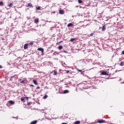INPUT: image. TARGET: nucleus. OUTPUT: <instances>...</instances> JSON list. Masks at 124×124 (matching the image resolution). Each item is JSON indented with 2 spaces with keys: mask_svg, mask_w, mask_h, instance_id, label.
Listing matches in <instances>:
<instances>
[{
  "mask_svg": "<svg viewBox=\"0 0 124 124\" xmlns=\"http://www.w3.org/2000/svg\"><path fill=\"white\" fill-rule=\"evenodd\" d=\"M97 123H98V124H103L104 123H105V121L103 120L102 119L101 120H99L97 121Z\"/></svg>",
  "mask_w": 124,
  "mask_h": 124,
  "instance_id": "nucleus-1",
  "label": "nucleus"
},
{
  "mask_svg": "<svg viewBox=\"0 0 124 124\" xmlns=\"http://www.w3.org/2000/svg\"><path fill=\"white\" fill-rule=\"evenodd\" d=\"M29 48V44H25L24 46V50H27Z\"/></svg>",
  "mask_w": 124,
  "mask_h": 124,
  "instance_id": "nucleus-2",
  "label": "nucleus"
},
{
  "mask_svg": "<svg viewBox=\"0 0 124 124\" xmlns=\"http://www.w3.org/2000/svg\"><path fill=\"white\" fill-rule=\"evenodd\" d=\"M37 51H41L42 53L44 52V49L42 47H39L37 49Z\"/></svg>",
  "mask_w": 124,
  "mask_h": 124,
  "instance_id": "nucleus-3",
  "label": "nucleus"
},
{
  "mask_svg": "<svg viewBox=\"0 0 124 124\" xmlns=\"http://www.w3.org/2000/svg\"><path fill=\"white\" fill-rule=\"evenodd\" d=\"M34 23H35V24H38V23H39V19L35 18L34 20Z\"/></svg>",
  "mask_w": 124,
  "mask_h": 124,
  "instance_id": "nucleus-4",
  "label": "nucleus"
},
{
  "mask_svg": "<svg viewBox=\"0 0 124 124\" xmlns=\"http://www.w3.org/2000/svg\"><path fill=\"white\" fill-rule=\"evenodd\" d=\"M25 99H27L28 100V99H29V97H22L21 98V101H24V100H25Z\"/></svg>",
  "mask_w": 124,
  "mask_h": 124,
  "instance_id": "nucleus-5",
  "label": "nucleus"
},
{
  "mask_svg": "<svg viewBox=\"0 0 124 124\" xmlns=\"http://www.w3.org/2000/svg\"><path fill=\"white\" fill-rule=\"evenodd\" d=\"M101 75H108L107 71H103L101 73Z\"/></svg>",
  "mask_w": 124,
  "mask_h": 124,
  "instance_id": "nucleus-6",
  "label": "nucleus"
},
{
  "mask_svg": "<svg viewBox=\"0 0 124 124\" xmlns=\"http://www.w3.org/2000/svg\"><path fill=\"white\" fill-rule=\"evenodd\" d=\"M59 14H64V11L63 10H59Z\"/></svg>",
  "mask_w": 124,
  "mask_h": 124,
  "instance_id": "nucleus-7",
  "label": "nucleus"
},
{
  "mask_svg": "<svg viewBox=\"0 0 124 124\" xmlns=\"http://www.w3.org/2000/svg\"><path fill=\"white\" fill-rule=\"evenodd\" d=\"M105 30H106V26L104 25L102 27V31H105Z\"/></svg>",
  "mask_w": 124,
  "mask_h": 124,
  "instance_id": "nucleus-8",
  "label": "nucleus"
},
{
  "mask_svg": "<svg viewBox=\"0 0 124 124\" xmlns=\"http://www.w3.org/2000/svg\"><path fill=\"white\" fill-rule=\"evenodd\" d=\"M37 124V120H34L32 121L30 124Z\"/></svg>",
  "mask_w": 124,
  "mask_h": 124,
  "instance_id": "nucleus-9",
  "label": "nucleus"
},
{
  "mask_svg": "<svg viewBox=\"0 0 124 124\" xmlns=\"http://www.w3.org/2000/svg\"><path fill=\"white\" fill-rule=\"evenodd\" d=\"M27 7H33V6H32V4L31 3H29L27 4Z\"/></svg>",
  "mask_w": 124,
  "mask_h": 124,
  "instance_id": "nucleus-10",
  "label": "nucleus"
},
{
  "mask_svg": "<svg viewBox=\"0 0 124 124\" xmlns=\"http://www.w3.org/2000/svg\"><path fill=\"white\" fill-rule=\"evenodd\" d=\"M73 26H74V25H73V24L72 23H69L67 25L68 28H69L70 27H73Z\"/></svg>",
  "mask_w": 124,
  "mask_h": 124,
  "instance_id": "nucleus-11",
  "label": "nucleus"
},
{
  "mask_svg": "<svg viewBox=\"0 0 124 124\" xmlns=\"http://www.w3.org/2000/svg\"><path fill=\"white\" fill-rule=\"evenodd\" d=\"M33 83H34L36 85H38V83L36 81V80H33Z\"/></svg>",
  "mask_w": 124,
  "mask_h": 124,
  "instance_id": "nucleus-12",
  "label": "nucleus"
},
{
  "mask_svg": "<svg viewBox=\"0 0 124 124\" xmlns=\"http://www.w3.org/2000/svg\"><path fill=\"white\" fill-rule=\"evenodd\" d=\"M74 40H76V38H71L70 40V41L71 42H73V41H74Z\"/></svg>",
  "mask_w": 124,
  "mask_h": 124,
  "instance_id": "nucleus-13",
  "label": "nucleus"
},
{
  "mask_svg": "<svg viewBox=\"0 0 124 124\" xmlns=\"http://www.w3.org/2000/svg\"><path fill=\"white\" fill-rule=\"evenodd\" d=\"M9 7H12L13 6V3H11L8 5Z\"/></svg>",
  "mask_w": 124,
  "mask_h": 124,
  "instance_id": "nucleus-14",
  "label": "nucleus"
},
{
  "mask_svg": "<svg viewBox=\"0 0 124 124\" xmlns=\"http://www.w3.org/2000/svg\"><path fill=\"white\" fill-rule=\"evenodd\" d=\"M62 48H63L62 46H59L58 47L59 50H62Z\"/></svg>",
  "mask_w": 124,
  "mask_h": 124,
  "instance_id": "nucleus-15",
  "label": "nucleus"
},
{
  "mask_svg": "<svg viewBox=\"0 0 124 124\" xmlns=\"http://www.w3.org/2000/svg\"><path fill=\"white\" fill-rule=\"evenodd\" d=\"M53 72H54L53 75L56 76L58 74V73L57 72V71H56V70H54Z\"/></svg>",
  "mask_w": 124,
  "mask_h": 124,
  "instance_id": "nucleus-16",
  "label": "nucleus"
},
{
  "mask_svg": "<svg viewBox=\"0 0 124 124\" xmlns=\"http://www.w3.org/2000/svg\"><path fill=\"white\" fill-rule=\"evenodd\" d=\"M69 93V91L68 90H64L63 92V93Z\"/></svg>",
  "mask_w": 124,
  "mask_h": 124,
  "instance_id": "nucleus-17",
  "label": "nucleus"
},
{
  "mask_svg": "<svg viewBox=\"0 0 124 124\" xmlns=\"http://www.w3.org/2000/svg\"><path fill=\"white\" fill-rule=\"evenodd\" d=\"M120 65L121 66H124V62H122L120 63Z\"/></svg>",
  "mask_w": 124,
  "mask_h": 124,
  "instance_id": "nucleus-18",
  "label": "nucleus"
},
{
  "mask_svg": "<svg viewBox=\"0 0 124 124\" xmlns=\"http://www.w3.org/2000/svg\"><path fill=\"white\" fill-rule=\"evenodd\" d=\"M9 102L10 104H12V105L14 104V101H9Z\"/></svg>",
  "mask_w": 124,
  "mask_h": 124,
  "instance_id": "nucleus-19",
  "label": "nucleus"
},
{
  "mask_svg": "<svg viewBox=\"0 0 124 124\" xmlns=\"http://www.w3.org/2000/svg\"><path fill=\"white\" fill-rule=\"evenodd\" d=\"M80 121H77L75 122V124H80Z\"/></svg>",
  "mask_w": 124,
  "mask_h": 124,
  "instance_id": "nucleus-20",
  "label": "nucleus"
},
{
  "mask_svg": "<svg viewBox=\"0 0 124 124\" xmlns=\"http://www.w3.org/2000/svg\"><path fill=\"white\" fill-rule=\"evenodd\" d=\"M36 9L37 10H40V9H41V8L40 7V6H38L36 7Z\"/></svg>",
  "mask_w": 124,
  "mask_h": 124,
  "instance_id": "nucleus-21",
  "label": "nucleus"
},
{
  "mask_svg": "<svg viewBox=\"0 0 124 124\" xmlns=\"http://www.w3.org/2000/svg\"><path fill=\"white\" fill-rule=\"evenodd\" d=\"M47 97H48V95H46L43 97V99H46V98H47Z\"/></svg>",
  "mask_w": 124,
  "mask_h": 124,
  "instance_id": "nucleus-22",
  "label": "nucleus"
},
{
  "mask_svg": "<svg viewBox=\"0 0 124 124\" xmlns=\"http://www.w3.org/2000/svg\"><path fill=\"white\" fill-rule=\"evenodd\" d=\"M78 3H82L83 2V1L82 0H78Z\"/></svg>",
  "mask_w": 124,
  "mask_h": 124,
  "instance_id": "nucleus-23",
  "label": "nucleus"
},
{
  "mask_svg": "<svg viewBox=\"0 0 124 124\" xmlns=\"http://www.w3.org/2000/svg\"><path fill=\"white\" fill-rule=\"evenodd\" d=\"M14 77H15V76H12V77L10 78V81H12V78H14Z\"/></svg>",
  "mask_w": 124,
  "mask_h": 124,
  "instance_id": "nucleus-24",
  "label": "nucleus"
},
{
  "mask_svg": "<svg viewBox=\"0 0 124 124\" xmlns=\"http://www.w3.org/2000/svg\"><path fill=\"white\" fill-rule=\"evenodd\" d=\"M0 5H3V2L0 1Z\"/></svg>",
  "mask_w": 124,
  "mask_h": 124,
  "instance_id": "nucleus-25",
  "label": "nucleus"
},
{
  "mask_svg": "<svg viewBox=\"0 0 124 124\" xmlns=\"http://www.w3.org/2000/svg\"><path fill=\"white\" fill-rule=\"evenodd\" d=\"M77 70H78V71L79 72H82V70H80L79 69H77Z\"/></svg>",
  "mask_w": 124,
  "mask_h": 124,
  "instance_id": "nucleus-26",
  "label": "nucleus"
},
{
  "mask_svg": "<svg viewBox=\"0 0 124 124\" xmlns=\"http://www.w3.org/2000/svg\"><path fill=\"white\" fill-rule=\"evenodd\" d=\"M30 45H33V42H31L30 44Z\"/></svg>",
  "mask_w": 124,
  "mask_h": 124,
  "instance_id": "nucleus-27",
  "label": "nucleus"
},
{
  "mask_svg": "<svg viewBox=\"0 0 124 124\" xmlns=\"http://www.w3.org/2000/svg\"><path fill=\"white\" fill-rule=\"evenodd\" d=\"M20 83L21 84H23V83H25V80H22L21 81H20Z\"/></svg>",
  "mask_w": 124,
  "mask_h": 124,
  "instance_id": "nucleus-28",
  "label": "nucleus"
},
{
  "mask_svg": "<svg viewBox=\"0 0 124 124\" xmlns=\"http://www.w3.org/2000/svg\"><path fill=\"white\" fill-rule=\"evenodd\" d=\"M36 89H37V90H38V89H40V87L38 86V87H37Z\"/></svg>",
  "mask_w": 124,
  "mask_h": 124,
  "instance_id": "nucleus-29",
  "label": "nucleus"
},
{
  "mask_svg": "<svg viewBox=\"0 0 124 124\" xmlns=\"http://www.w3.org/2000/svg\"><path fill=\"white\" fill-rule=\"evenodd\" d=\"M90 35H91V36H93V33H91V34H90Z\"/></svg>",
  "mask_w": 124,
  "mask_h": 124,
  "instance_id": "nucleus-30",
  "label": "nucleus"
},
{
  "mask_svg": "<svg viewBox=\"0 0 124 124\" xmlns=\"http://www.w3.org/2000/svg\"><path fill=\"white\" fill-rule=\"evenodd\" d=\"M31 87H34V85H32V84H31L30 85Z\"/></svg>",
  "mask_w": 124,
  "mask_h": 124,
  "instance_id": "nucleus-31",
  "label": "nucleus"
},
{
  "mask_svg": "<svg viewBox=\"0 0 124 124\" xmlns=\"http://www.w3.org/2000/svg\"><path fill=\"white\" fill-rule=\"evenodd\" d=\"M66 73H69V71L68 70L66 71Z\"/></svg>",
  "mask_w": 124,
  "mask_h": 124,
  "instance_id": "nucleus-32",
  "label": "nucleus"
},
{
  "mask_svg": "<svg viewBox=\"0 0 124 124\" xmlns=\"http://www.w3.org/2000/svg\"><path fill=\"white\" fill-rule=\"evenodd\" d=\"M53 72H54V71H52V72H50V74H52L53 73Z\"/></svg>",
  "mask_w": 124,
  "mask_h": 124,
  "instance_id": "nucleus-33",
  "label": "nucleus"
},
{
  "mask_svg": "<svg viewBox=\"0 0 124 124\" xmlns=\"http://www.w3.org/2000/svg\"><path fill=\"white\" fill-rule=\"evenodd\" d=\"M123 55H124V50L122 51Z\"/></svg>",
  "mask_w": 124,
  "mask_h": 124,
  "instance_id": "nucleus-34",
  "label": "nucleus"
},
{
  "mask_svg": "<svg viewBox=\"0 0 124 124\" xmlns=\"http://www.w3.org/2000/svg\"><path fill=\"white\" fill-rule=\"evenodd\" d=\"M0 68H2V66L0 65Z\"/></svg>",
  "mask_w": 124,
  "mask_h": 124,
  "instance_id": "nucleus-35",
  "label": "nucleus"
},
{
  "mask_svg": "<svg viewBox=\"0 0 124 124\" xmlns=\"http://www.w3.org/2000/svg\"><path fill=\"white\" fill-rule=\"evenodd\" d=\"M62 124H66V123H62Z\"/></svg>",
  "mask_w": 124,
  "mask_h": 124,
  "instance_id": "nucleus-36",
  "label": "nucleus"
},
{
  "mask_svg": "<svg viewBox=\"0 0 124 124\" xmlns=\"http://www.w3.org/2000/svg\"><path fill=\"white\" fill-rule=\"evenodd\" d=\"M62 43V41L60 42V43Z\"/></svg>",
  "mask_w": 124,
  "mask_h": 124,
  "instance_id": "nucleus-37",
  "label": "nucleus"
},
{
  "mask_svg": "<svg viewBox=\"0 0 124 124\" xmlns=\"http://www.w3.org/2000/svg\"><path fill=\"white\" fill-rule=\"evenodd\" d=\"M64 53H66V51H64Z\"/></svg>",
  "mask_w": 124,
  "mask_h": 124,
  "instance_id": "nucleus-38",
  "label": "nucleus"
},
{
  "mask_svg": "<svg viewBox=\"0 0 124 124\" xmlns=\"http://www.w3.org/2000/svg\"><path fill=\"white\" fill-rule=\"evenodd\" d=\"M21 79H19V81H21Z\"/></svg>",
  "mask_w": 124,
  "mask_h": 124,
  "instance_id": "nucleus-39",
  "label": "nucleus"
}]
</instances>
